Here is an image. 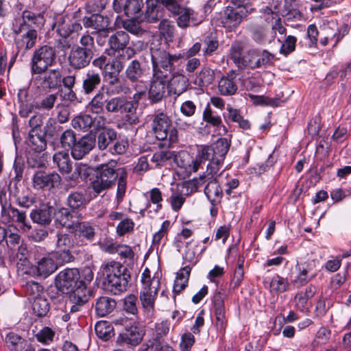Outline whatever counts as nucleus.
Instances as JSON below:
<instances>
[{
    "label": "nucleus",
    "instance_id": "1",
    "mask_svg": "<svg viewBox=\"0 0 351 351\" xmlns=\"http://www.w3.org/2000/svg\"><path fill=\"white\" fill-rule=\"evenodd\" d=\"M152 65L148 96L150 102L156 104L166 96L168 78L176 70V64L183 57L180 53H171L160 43L152 42L149 47Z\"/></svg>",
    "mask_w": 351,
    "mask_h": 351
},
{
    "label": "nucleus",
    "instance_id": "2",
    "mask_svg": "<svg viewBox=\"0 0 351 351\" xmlns=\"http://www.w3.org/2000/svg\"><path fill=\"white\" fill-rule=\"evenodd\" d=\"M243 42L236 40L230 48L229 58L239 69H256L273 64L275 55L267 49L252 48L243 53Z\"/></svg>",
    "mask_w": 351,
    "mask_h": 351
},
{
    "label": "nucleus",
    "instance_id": "3",
    "mask_svg": "<svg viewBox=\"0 0 351 351\" xmlns=\"http://www.w3.org/2000/svg\"><path fill=\"white\" fill-rule=\"evenodd\" d=\"M105 289L114 295L126 291L131 278L128 269L121 263L111 261L101 266Z\"/></svg>",
    "mask_w": 351,
    "mask_h": 351
},
{
    "label": "nucleus",
    "instance_id": "4",
    "mask_svg": "<svg viewBox=\"0 0 351 351\" xmlns=\"http://www.w3.org/2000/svg\"><path fill=\"white\" fill-rule=\"evenodd\" d=\"M116 165L114 161H111L96 167L93 179L90 183V188L96 195H99L114 186L121 174V170H123L122 168L116 169Z\"/></svg>",
    "mask_w": 351,
    "mask_h": 351
},
{
    "label": "nucleus",
    "instance_id": "5",
    "mask_svg": "<svg viewBox=\"0 0 351 351\" xmlns=\"http://www.w3.org/2000/svg\"><path fill=\"white\" fill-rule=\"evenodd\" d=\"M125 97L117 96L109 98L107 93L99 90L88 103V107L95 114L119 113Z\"/></svg>",
    "mask_w": 351,
    "mask_h": 351
},
{
    "label": "nucleus",
    "instance_id": "6",
    "mask_svg": "<svg viewBox=\"0 0 351 351\" xmlns=\"http://www.w3.org/2000/svg\"><path fill=\"white\" fill-rule=\"evenodd\" d=\"M152 130L157 139L167 140L169 145L177 142L178 139L177 129L172 125L170 118L164 112L154 115Z\"/></svg>",
    "mask_w": 351,
    "mask_h": 351
},
{
    "label": "nucleus",
    "instance_id": "7",
    "mask_svg": "<svg viewBox=\"0 0 351 351\" xmlns=\"http://www.w3.org/2000/svg\"><path fill=\"white\" fill-rule=\"evenodd\" d=\"M55 49L49 45H43L36 49L31 59V72L40 75L56 63Z\"/></svg>",
    "mask_w": 351,
    "mask_h": 351
},
{
    "label": "nucleus",
    "instance_id": "8",
    "mask_svg": "<svg viewBox=\"0 0 351 351\" xmlns=\"http://www.w3.org/2000/svg\"><path fill=\"white\" fill-rule=\"evenodd\" d=\"M82 282L80 271L76 268H66L60 271L55 278L56 287L64 294L71 293Z\"/></svg>",
    "mask_w": 351,
    "mask_h": 351
},
{
    "label": "nucleus",
    "instance_id": "9",
    "mask_svg": "<svg viewBox=\"0 0 351 351\" xmlns=\"http://www.w3.org/2000/svg\"><path fill=\"white\" fill-rule=\"evenodd\" d=\"M160 288V280L158 278H152V282L149 285L143 286L139 298L147 317H151L155 309V301Z\"/></svg>",
    "mask_w": 351,
    "mask_h": 351
},
{
    "label": "nucleus",
    "instance_id": "10",
    "mask_svg": "<svg viewBox=\"0 0 351 351\" xmlns=\"http://www.w3.org/2000/svg\"><path fill=\"white\" fill-rule=\"evenodd\" d=\"M16 23L13 32L19 35L27 29H36L38 32L44 26L45 19L43 13L36 14L25 10L22 12L21 19L16 20Z\"/></svg>",
    "mask_w": 351,
    "mask_h": 351
},
{
    "label": "nucleus",
    "instance_id": "11",
    "mask_svg": "<svg viewBox=\"0 0 351 351\" xmlns=\"http://www.w3.org/2000/svg\"><path fill=\"white\" fill-rule=\"evenodd\" d=\"M172 160L176 163L179 168L183 169V173L187 175L197 171L202 164L204 163L199 149L195 158L186 151H182L178 154L173 152Z\"/></svg>",
    "mask_w": 351,
    "mask_h": 351
},
{
    "label": "nucleus",
    "instance_id": "12",
    "mask_svg": "<svg viewBox=\"0 0 351 351\" xmlns=\"http://www.w3.org/2000/svg\"><path fill=\"white\" fill-rule=\"evenodd\" d=\"M77 246L86 245L94 241L96 236V227L89 221L77 222L72 229Z\"/></svg>",
    "mask_w": 351,
    "mask_h": 351
},
{
    "label": "nucleus",
    "instance_id": "13",
    "mask_svg": "<svg viewBox=\"0 0 351 351\" xmlns=\"http://www.w3.org/2000/svg\"><path fill=\"white\" fill-rule=\"evenodd\" d=\"M230 146V141L227 138H220L211 146H201L199 149L200 156L203 159L204 162L210 158V157H216L224 160Z\"/></svg>",
    "mask_w": 351,
    "mask_h": 351
},
{
    "label": "nucleus",
    "instance_id": "14",
    "mask_svg": "<svg viewBox=\"0 0 351 351\" xmlns=\"http://www.w3.org/2000/svg\"><path fill=\"white\" fill-rule=\"evenodd\" d=\"M160 1L173 15L178 16L176 22L179 27L185 29L190 25V14H193L192 9L182 7L176 0H160Z\"/></svg>",
    "mask_w": 351,
    "mask_h": 351
},
{
    "label": "nucleus",
    "instance_id": "15",
    "mask_svg": "<svg viewBox=\"0 0 351 351\" xmlns=\"http://www.w3.org/2000/svg\"><path fill=\"white\" fill-rule=\"evenodd\" d=\"M1 220L3 223L15 222L21 223L25 231L31 229V226L27 219L26 213L16 208L9 205L8 208H2L1 211Z\"/></svg>",
    "mask_w": 351,
    "mask_h": 351
},
{
    "label": "nucleus",
    "instance_id": "16",
    "mask_svg": "<svg viewBox=\"0 0 351 351\" xmlns=\"http://www.w3.org/2000/svg\"><path fill=\"white\" fill-rule=\"evenodd\" d=\"M42 88L48 90H54L61 86L62 72L59 68L47 69L39 76L36 77Z\"/></svg>",
    "mask_w": 351,
    "mask_h": 351
},
{
    "label": "nucleus",
    "instance_id": "17",
    "mask_svg": "<svg viewBox=\"0 0 351 351\" xmlns=\"http://www.w3.org/2000/svg\"><path fill=\"white\" fill-rule=\"evenodd\" d=\"M120 58H114L108 62L102 72L105 82L110 87L120 83V73L124 66Z\"/></svg>",
    "mask_w": 351,
    "mask_h": 351
},
{
    "label": "nucleus",
    "instance_id": "18",
    "mask_svg": "<svg viewBox=\"0 0 351 351\" xmlns=\"http://www.w3.org/2000/svg\"><path fill=\"white\" fill-rule=\"evenodd\" d=\"M84 282H80L71 293L69 300L72 306L70 308L71 313L80 311L81 307L90 299V295Z\"/></svg>",
    "mask_w": 351,
    "mask_h": 351
},
{
    "label": "nucleus",
    "instance_id": "19",
    "mask_svg": "<svg viewBox=\"0 0 351 351\" xmlns=\"http://www.w3.org/2000/svg\"><path fill=\"white\" fill-rule=\"evenodd\" d=\"M94 56L73 46L68 57L69 66L75 70H81L87 67Z\"/></svg>",
    "mask_w": 351,
    "mask_h": 351
},
{
    "label": "nucleus",
    "instance_id": "20",
    "mask_svg": "<svg viewBox=\"0 0 351 351\" xmlns=\"http://www.w3.org/2000/svg\"><path fill=\"white\" fill-rule=\"evenodd\" d=\"M143 3L141 0H114L113 3L114 10L117 13L122 12L131 18H137V14L141 10Z\"/></svg>",
    "mask_w": 351,
    "mask_h": 351
},
{
    "label": "nucleus",
    "instance_id": "21",
    "mask_svg": "<svg viewBox=\"0 0 351 351\" xmlns=\"http://www.w3.org/2000/svg\"><path fill=\"white\" fill-rule=\"evenodd\" d=\"M132 317H127L125 316L114 319L111 322L102 320L97 322L95 326V329H108L114 327L122 326L124 329H137L139 328V323L136 320V315Z\"/></svg>",
    "mask_w": 351,
    "mask_h": 351
},
{
    "label": "nucleus",
    "instance_id": "22",
    "mask_svg": "<svg viewBox=\"0 0 351 351\" xmlns=\"http://www.w3.org/2000/svg\"><path fill=\"white\" fill-rule=\"evenodd\" d=\"M60 176L55 172L47 173L45 171H38L33 177L34 186L38 189L55 188L60 185Z\"/></svg>",
    "mask_w": 351,
    "mask_h": 351
},
{
    "label": "nucleus",
    "instance_id": "23",
    "mask_svg": "<svg viewBox=\"0 0 351 351\" xmlns=\"http://www.w3.org/2000/svg\"><path fill=\"white\" fill-rule=\"evenodd\" d=\"M95 139L90 135H85L76 141L71 147V156L75 160H80L88 154L95 147Z\"/></svg>",
    "mask_w": 351,
    "mask_h": 351
},
{
    "label": "nucleus",
    "instance_id": "24",
    "mask_svg": "<svg viewBox=\"0 0 351 351\" xmlns=\"http://www.w3.org/2000/svg\"><path fill=\"white\" fill-rule=\"evenodd\" d=\"M58 269V265L56 263L53 258L50 255L43 256L37 261L36 265L32 267V271L34 275L46 278Z\"/></svg>",
    "mask_w": 351,
    "mask_h": 351
},
{
    "label": "nucleus",
    "instance_id": "25",
    "mask_svg": "<svg viewBox=\"0 0 351 351\" xmlns=\"http://www.w3.org/2000/svg\"><path fill=\"white\" fill-rule=\"evenodd\" d=\"M38 32L36 29H27L14 38V43L18 49V52L25 51L33 48L37 40Z\"/></svg>",
    "mask_w": 351,
    "mask_h": 351
},
{
    "label": "nucleus",
    "instance_id": "26",
    "mask_svg": "<svg viewBox=\"0 0 351 351\" xmlns=\"http://www.w3.org/2000/svg\"><path fill=\"white\" fill-rule=\"evenodd\" d=\"M247 16L248 14H245L244 12H242V11L228 6L224 10L221 22L223 27L231 30L232 29L237 27L241 24L243 19Z\"/></svg>",
    "mask_w": 351,
    "mask_h": 351
},
{
    "label": "nucleus",
    "instance_id": "27",
    "mask_svg": "<svg viewBox=\"0 0 351 351\" xmlns=\"http://www.w3.org/2000/svg\"><path fill=\"white\" fill-rule=\"evenodd\" d=\"M171 78H168L167 83V89L169 94H173L176 96H180L186 91L188 87V80L186 77L175 70L170 75Z\"/></svg>",
    "mask_w": 351,
    "mask_h": 351
},
{
    "label": "nucleus",
    "instance_id": "28",
    "mask_svg": "<svg viewBox=\"0 0 351 351\" xmlns=\"http://www.w3.org/2000/svg\"><path fill=\"white\" fill-rule=\"evenodd\" d=\"M236 76L235 71L231 70L221 77L218 82L217 88L221 95L232 96L237 93L238 86L235 81Z\"/></svg>",
    "mask_w": 351,
    "mask_h": 351
},
{
    "label": "nucleus",
    "instance_id": "29",
    "mask_svg": "<svg viewBox=\"0 0 351 351\" xmlns=\"http://www.w3.org/2000/svg\"><path fill=\"white\" fill-rule=\"evenodd\" d=\"M130 36L127 32L117 31L108 38L110 49H107L109 56H114L115 53H120L129 44Z\"/></svg>",
    "mask_w": 351,
    "mask_h": 351
},
{
    "label": "nucleus",
    "instance_id": "30",
    "mask_svg": "<svg viewBox=\"0 0 351 351\" xmlns=\"http://www.w3.org/2000/svg\"><path fill=\"white\" fill-rule=\"evenodd\" d=\"M56 217L62 226L73 229L79 219L82 218V215L73 209L70 210L66 208H61L56 213Z\"/></svg>",
    "mask_w": 351,
    "mask_h": 351
},
{
    "label": "nucleus",
    "instance_id": "31",
    "mask_svg": "<svg viewBox=\"0 0 351 351\" xmlns=\"http://www.w3.org/2000/svg\"><path fill=\"white\" fill-rule=\"evenodd\" d=\"M159 2H161L160 0H147V8L143 18L141 20L147 23H156L160 20H162L164 10L158 5Z\"/></svg>",
    "mask_w": 351,
    "mask_h": 351
},
{
    "label": "nucleus",
    "instance_id": "32",
    "mask_svg": "<svg viewBox=\"0 0 351 351\" xmlns=\"http://www.w3.org/2000/svg\"><path fill=\"white\" fill-rule=\"evenodd\" d=\"M144 330H124L118 336L116 343L119 346H136L143 340Z\"/></svg>",
    "mask_w": 351,
    "mask_h": 351
},
{
    "label": "nucleus",
    "instance_id": "33",
    "mask_svg": "<svg viewBox=\"0 0 351 351\" xmlns=\"http://www.w3.org/2000/svg\"><path fill=\"white\" fill-rule=\"evenodd\" d=\"M101 78L99 73L88 70L82 80V91L85 95L92 94L101 84Z\"/></svg>",
    "mask_w": 351,
    "mask_h": 351
},
{
    "label": "nucleus",
    "instance_id": "34",
    "mask_svg": "<svg viewBox=\"0 0 351 351\" xmlns=\"http://www.w3.org/2000/svg\"><path fill=\"white\" fill-rule=\"evenodd\" d=\"M204 194L212 205L216 206L221 202L223 191L216 178L208 182L204 187Z\"/></svg>",
    "mask_w": 351,
    "mask_h": 351
},
{
    "label": "nucleus",
    "instance_id": "35",
    "mask_svg": "<svg viewBox=\"0 0 351 351\" xmlns=\"http://www.w3.org/2000/svg\"><path fill=\"white\" fill-rule=\"evenodd\" d=\"M84 25L86 27H91L99 33V36L106 37L107 36L109 19L101 14H94L88 18Z\"/></svg>",
    "mask_w": 351,
    "mask_h": 351
},
{
    "label": "nucleus",
    "instance_id": "36",
    "mask_svg": "<svg viewBox=\"0 0 351 351\" xmlns=\"http://www.w3.org/2000/svg\"><path fill=\"white\" fill-rule=\"evenodd\" d=\"M56 31L62 38H67L73 33L77 32L82 29L80 23L72 22L69 19L60 18L55 24Z\"/></svg>",
    "mask_w": 351,
    "mask_h": 351
},
{
    "label": "nucleus",
    "instance_id": "37",
    "mask_svg": "<svg viewBox=\"0 0 351 351\" xmlns=\"http://www.w3.org/2000/svg\"><path fill=\"white\" fill-rule=\"evenodd\" d=\"M117 306L114 299L108 296H101L95 304V313L98 316L104 317L111 313Z\"/></svg>",
    "mask_w": 351,
    "mask_h": 351
},
{
    "label": "nucleus",
    "instance_id": "38",
    "mask_svg": "<svg viewBox=\"0 0 351 351\" xmlns=\"http://www.w3.org/2000/svg\"><path fill=\"white\" fill-rule=\"evenodd\" d=\"M138 107V104L136 101H130L125 97L120 113L125 114V120L130 125H136L140 121Z\"/></svg>",
    "mask_w": 351,
    "mask_h": 351
},
{
    "label": "nucleus",
    "instance_id": "39",
    "mask_svg": "<svg viewBox=\"0 0 351 351\" xmlns=\"http://www.w3.org/2000/svg\"><path fill=\"white\" fill-rule=\"evenodd\" d=\"M166 335L165 330L153 334L152 339L147 344V351H176L172 347L163 342V337Z\"/></svg>",
    "mask_w": 351,
    "mask_h": 351
},
{
    "label": "nucleus",
    "instance_id": "40",
    "mask_svg": "<svg viewBox=\"0 0 351 351\" xmlns=\"http://www.w3.org/2000/svg\"><path fill=\"white\" fill-rule=\"evenodd\" d=\"M5 343L11 351H27V341L14 332H10L5 338Z\"/></svg>",
    "mask_w": 351,
    "mask_h": 351
},
{
    "label": "nucleus",
    "instance_id": "41",
    "mask_svg": "<svg viewBox=\"0 0 351 351\" xmlns=\"http://www.w3.org/2000/svg\"><path fill=\"white\" fill-rule=\"evenodd\" d=\"M53 162L62 173L68 174L72 170V162L68 152H58L53 154Z\"/></svg>",
    "mask_w": 351,
    "mask_h": 351
},
{
    "label": "nucleus",
    "instance_id": "42",
    "mask_svg": "<svg viewBox=\"0 0 351 351\" xmlns=\"http://www.w3.org/2000/svg\"><path fill=\"white\" fill-rule=\"evenodd\" d=\"M30 217L34 223L43 226H47L51 221L50 208L43 206L39 208L34 209L30 213Z\"/></svg>",
    "mask_w": 351,
    "mask_h": 351
},
{
    "label": "nucleus",
    "instance_id": "43",
    "mask_svg": "<svg viewBox=\"0 0 351 351\" xmlns=\"http://www.w3.org/2000/svg\"><path fill=\"white\" fill-rule=\"evenodd\" d=\"M117 136V132L112 128H104L97 136V146L100 150L106 149Z\"/></svg>",
    "mask_w": 351,
    "mask_h": 351
},
{
    "label": "nucleus",
    "instance_id": "44",
    "mask_svg": "<svg viewBox=\"0 0 351 351\" xmlns=\"http://www.w3.org/2000/svg\"><path fill=\"white\" fill-rule=\"evenodd\" d=\"M125 77L131 82H138L144 74V69L137 60H132L125 69Z\"/></svg>",
    "mask_w": 351,
    "mask_h": 351
},
{
    "label": "nucleus",
    "instance_id": "45",
    "mask_svg": "<svg viewBox=\"0 0 351 351\" xmlns=\"http://www.w3.org/2000/svg\"><path fill=\"white\" fill-rule=\"evenodd\" d=\"M29 145L37 152L44 150L47 146V142L43 134L38 130H31L29 132Z\"/></svg>",
    "mask_w": 351,
    "mask_h": 351
},
{
    "label": "nucleus",
    "instance_id": "46",
    "mask_svg": "<svg viewBox=\"0 0 351 351\" xmlns=\"http://www.w3.org/2000/svg\"><path fill=\"white\" fill-rule=\"evenodd\" d=\"M56 246L60 249L69 250L71 247L77 246L74 234H73L72 236L69 233L58 232L56 234Z\"/></svg>",
    "mask_w": 351,
    "mask_h": 351
},
{
    "label": "nucleus",
    "instance_id": "47",
    "mask_svg": "<svg viewBox=\"0 0 351 351\" xmlns=\"http://www.w3.org/2000/svg\"><path fill=\"white\" fill-rule=\"evenodd\" d=\"M248 30L252 40L256 43L263 45L266 42L267 29L265 27L256 24H250Z\"/></svg>",
    "mask_w": 351,
    "mask_h": 351
},
{
    "label": "nucleus",
    "instance_id": "48",
    "mask_svg": "<svg viewBox=\"0 0 351 351\" xmlns=\"http://www.w3.org/2000/svg\"><path fill=\"white\" fill-rule=\"evenodd\" d=\"M49 304L43 297L37 298L32 302V308L34 314L38 317L45 316L49 311Z\"/></svg>",
    "mask_w": 351,
    "mask_h": 351
},
{
    "label": "nucleus",
    "instance_id": "49",
    "mask_svg": "<svg viewBox=\"0 0 351 351\" xmlns=\"http://www.w3.org/2000/svg\"><path fill=\"white\" fill-rule=\"evenodd\" d=\"M173 158V152L167 150H160L155 152L151 161L155 163L156 167H161L167 164Z\"/></svg>",
    "mask_w": 351,
    "mask_h": 351
},
{
    "label": "nucleus",
    "instance_id": "50",
    "mask_svg": "<svg viewBox=\"0 0 351 351\" xmlns=\"http://www.w3.org/2000/svg\"><path fill=\"white\" fill-rule=\"evenodd\" d=\"M158 29L161 35L167 41L171 42L173 40L176 27L171 21L168 19H163L159 23Z\"/></svg>",
    "mask_w": 351,
    "mask_h": 351
},
{
    "label": "nucleus",
    "instance_id": "51",
    "mask_svg": "<svg viewBox=\"0 0 351 351\" xmlns=\"http://www.w3.org/2000/svg\"><path fill=\"white\" fill-rule=\"evenodd\" d=\"M66 202L67 205L74 210L80 208L86 204L84 194L79 191L70 193L67 197Z\"/></svg>",
    "mask_w": 351,
    "mask_h": 351
},
{
    "label": "nucleus",
    "instance_id": "52",
    "mask_svg": "<svg viewBox=\"0 0 351 351\" xmlns=\"http://www.w3.org/2000/svg\"><path fill=\"white\" fill-rule=\"evenodd\" d=\"M316 288L312 285L308 286L304 291L298 292L295 296L297 305L304 308L308 300L314 296Z\"/></svg>",
    "mask_w": 351,
    "mask_h": 351
},
{
    "label": "nucleus",
    "instance_id": "53",
    "mask_svg": "<svg viewBox=\"0 0 351 351\" xmlns=\"http://www.w3.org/2000/svg\"><path fill=\"white\" fill-rule=\"evenodd\" d=\"M93 119L89 114H81L72 120V125L75 129L88 130L93 124Z\"/></svg>",
    "mask_w": 351,
    "mask_h": 351
},
{
    "label": "nucleus",
    "instance_id": "54",
    "mask_svg": "<svg viewBox=\"0 0 351 351\" xmlns=\"http://www.w3.org/2000/svg\"><path fill=\"white\" fill-rule=\"evenodd\" d=\"M43 287L34 281H29L24 286V291L28 299L32 301L37 298H40L43 292Z\"/></svg>",
    "mask_w": 351,
    "mask_h": 351
},
{
    "label": "nucleus",
    "instance_id": "55",
    "mask_svg": "<svg viewBox=\"0 0 351 351\" xmlns=\"http://www.w3.org/2000/svg\"><path fill=\"white\" fill-rule=\"evenodd\" d=\"M127 177L128 173L125 169L121 170V174L117 178L118 184L116 194V200L118 204H120L125 197L127 189Z\"/></svg>",
    "mask_w": 351,
    "mask_h": 351
},
{
    "label": "nucleus",
    "instance_id": "56",
    "mask_svg": "<svg viewBox=\"0 0 351 351\" xmlns=\"http://www.w3.org/2000/svg\"><path fill=\"white\" fill-rule=\"evenodd\" d=\"M197 241L193 239L186 244V251L183 255V259L185 263H190L195 265L197 261V256L195 248L198 246Z\"/></svg>",
    "mask_w": 351,
    "mask_h": 351
},
{
    "label": "nucleus",
    "instance_id": "57",
    "mask_svg": "<svg viewBox=\"0 0 351 351\" xmlns=\"http://www.w3.org/2000/svg\"><path fill=\"white\" fill-rule=\"evenodd\" d=\"M91 169L86 165L82 162H77L75 165V169L69 177L71 180H77L79 178L85 180L90 174Z\"/></svg>",
    "mask_w": 351,
    "mask_h": 351
},
{
    "label": "nucleus",
    "instance_id": "58",
    "mask_svg": "<svg viewBox=\"0 0 351 351\" xmlns=\"http://www.w3.org/2000/svg\"><path fill=\"white\" fill-rule=\"evenodd\" d=\"M58 99V93H51L43 97L40 101L35 104V109L39 110H50Z\"/></svg>",
    "mask_w": 351,
    "mask_h": 351
},
{
    "label": "nucleus",
    "instance_id": "59",
    "mask_svg": "<svg viewBox=\"0 0 351 351\" xmlns=\"http://www.w3.org/2000/svg\"><path fill=\"white\" fill-rule=\"evenodd\" d=\"M74 47L82 49L93 56H94L95 43L94 38L89 34L83 35L79 41V44L74 45Z\"/></svg>",
    "mask_w": 351,
    "mask_h": 351
},
{
    "label": "nucleus",
    "instance_id": "60",
    "mask_svg": "<svg viewBox=\"0 0 351 351\" xmlns=\"http://www.w3.org/2000/svg\"><path fill=\"white\" fill-rule=\"evenodd\" d=\"M199 86H207L215 80V72L210 68H203L197 77Z\"/></svg>",
    "mask_w": 351,
    "mask_h": 351
},
{
    "label": "nucleus",
    "instance_id": "61",
    "mask_svg": "<svg viewBox=\"0 0 351 351\" xmlns=\"http://www.w3.org/2000/svg\"><path fill=\"white\" fill-rule=\"evenodd\" d=\"M203 120L213 127H219L222 124V120L219 115L216 114L208 105L203 112Z\"/></svg>",
    "mask_w": 351,
    "mask_h": 351
},
{
    "label": "nucleus",
    "instance_id": "62",
    "mask_svg": "<svg viewBox=\"0 0 351 351\" xmlns=\"http://www.w3.org/2000/svg\"><path fill=\"white\" fill-rule=\"evenodd\" d=\"M289 285V284L288 280L279 275H275L273 276L270 282V288L271 291L277 293L285 292L287 291Z\"/></svg>",
    "mask_w": 351,
    "mask_h": 351
},
{
    "label": "nucleus",
    "instance_id": "63",
    "mask_svg": "<svg viewBox=\"0 0 351 351\" xmlns=\"http://www.w3.org/2000/svg\"><path fill=\"white\" fill-rule=\"evenodd\" d=\"M226 295L222 290H216L212 298V304L214 312L225 311L224 300Z\"/></svg>",
    "mask_w": 351,
    "mask_h": 351
},
{
    "label": "nucleus",
    "instance_id": "64",
    "mask_svg": "<svg viewBox=\"0 0 351 351\" xmlns=\"http://www.w3.org/2000/svg\"><path fill=\"white\" fill-rule=\"evenodd\" d=\"M75 141V134L71 129L65 130L60 136V143L64 149H71Z\"/></svg>",
    "mask_w": 351,
    "mask_h": 351
}]
</instances>
